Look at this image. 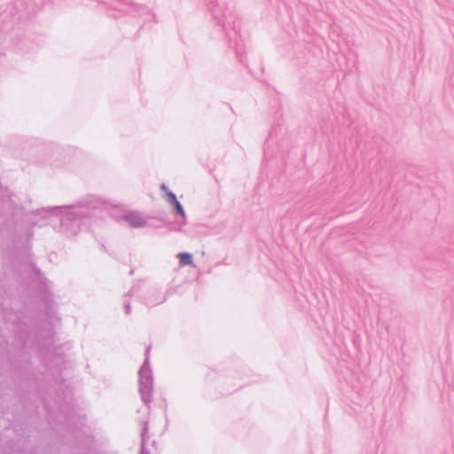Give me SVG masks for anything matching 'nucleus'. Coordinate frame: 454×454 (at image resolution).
<instances>
[{
    "mask_svg": "<svg viewBox=\"0 0 454 454\" xmlns=\"http://www.w3.org/2000/svg\"><path fill=\"white\" fill-rule=\"evenodd\" d=\"M180 264L182 266L189 265L192 263V255L188 253H180L178 254Z\"/></svg>",
    "mask_w": 454,
    "mask_h": 454,
    "instance_id": "f257e3e1",
    "label": "nucleus"
},
{
    "mask_svg": "<svg viewBox=\"0 0 454 454\" xmlns=\"http://www.w3.org/2000/svg\"><path fill=\"white\" fill-rule=\"evenodd\" d=\"M174 206L176 207V212L180 215H184V208H183L182 205L180 204V202L178 200L174 203Z\"/></svg>",
    "mask_w": 454,
    "mask_h": 454,
    "instance_id": "f03ea898",
    "label": "nucleus"
},
{
    "mask_svg": "<svg viewBox=\"0 0 454 454\" xmlns=\"http://www.w3.org/2000/svg\"><path fill=\"white\" fill-rule=\"evenodd\" d=\"M168 197H169L170 201H171L173 204H174L176 201H177V199H176V195H175V194H173V193H169V194H168Z\"/></svg>",
    "mask_w": 454,
    "mask_h": 454,
    "instance_id": "7ed1b4c3",
    "label": "nucleus"
}]
</instances>
